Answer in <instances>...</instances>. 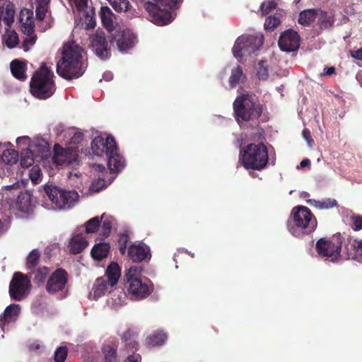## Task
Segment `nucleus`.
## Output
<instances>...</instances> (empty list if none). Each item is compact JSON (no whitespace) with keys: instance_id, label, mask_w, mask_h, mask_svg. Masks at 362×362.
<instances>
[{"instance_id":"1","label":"nucleus","mask_w":362,"mask_h":362,"mask_svg":"<svg viewBox=\"0 0 362 362\" xmlns=\"http://www.w3.org/2000/svg\"><path fill=\"white\" fill-rule=\"evenodd\" d=\"M83 53V49L75 42L64 44L62 57L57 63V73L69 81L81 77L86 69Z\"/></svg>"},{"instance_id":"2","label":"nucleus","mask_w":362,"mask_h":362,"mask_svg":"<svg viewBox=\"0 0 362 362\" xmlns=\"http://www.w3.org/2000/svg\"><path fill=\"white\" fill-rule=\"evenodd\" d=\"M315 216L306 206H298L292 209L287 227L289 232L296 238H303L310 235L317 228Z\"/></svg>"},{"instance_id":"3","label":"nucleus","mask_w":362,"mask_h":362,"mask_svg":"<svg viewBox=\"0 0 362 362\" xmlns=\"http://www.w3.org/2000/svg\"><path fill=\"white\" fill-rule=\"evenodd\" d=\"M53 77V71L47 67L45 62H42L31 78L30 93L40 100H45L51 97L56 89Z\"/></svg>"},{"instance_id":"4","label":"nucleus","mask_w":362,"mask_h":362,"mask_svg":"<svg viewBox=\"0 0 362 362\" xmlns=\"http://www.w3.org/2000/svg\"><path fill=\"white\" fill-rule=\"evenodd\" d=\"M233 106L234 116L238 124L259 119L264 110V106L259 100L250 94L238 96Z\"/></svg>"},{"instance_id":"5","label":"nucleus","mask_w":362,"mask_h":362,"mask_svg":"<svg viewBox=\"0 0 362 362\" xmlns=\"http://www.w3.org/2000/svg\"><path fill=\"white\" fill-rule=\"evenodd\" d=\"M268 161V150L262 142L249 144L240 152L239 162L246 170H262Z\"/></svg>"},{"instance_id":"6","label":"nucleus","mask_w":362,"mask_h":362,"mask_svg":"<svg viewBox=\"0 0 362 362\" xmlns=\"http://www.w3.org/2000/svg\"><path fill=\"white\" fill-rule=\"evenodd\" d=\"M143 3V7L148 13L151 21L156 25H164L172 21L171 9L178 0H153Z\"/></svg>"},{"instance_id":"7","label":"nucleus","mask_w":362,"mask_h":362,"mask_svg":"<svg viewBox=\"0 0 362 362\" xmlns=\"http://www.w3.org/2000/svg\"><path fill=\"white\" fill-rule=\"evenodd\" d=\"M344 239L339 233L333 235L329 239L322 238L317 241L315 250L320 257L329 259L332 262H337L341 257V245Z\"/></svg>"},{"instance_id":"8","label":"nucleus","mask_w":362,"mask_h":362,"mask_svg":"<svg viewBox=\"0 0 362 362\" xmlns=\"http://www.w3.org/2000/svg\"><path fill=\"white\" fill-rule=\"evenodd\" d=\"M263 43L264 36L260 33L239 36L233 47V55L237 59L241 60L244 56L255 53Z\"/></svg>"},{"instance_id":"9","label":"nucleus","mask_w":362,"mask_h":362,"mask_svg":"<svg viewBox=\"0 0 362 362\" xmlns=\"http://www.w3.org/2000/svg\"><path fill=\"white\" fill-rule=\"evenodd\" d=\"M44 190L49 200L59 209L71 208L78 199V194L75 190L66 191L53 185H45Z\"/></svg>"},{"instance_id":"10","label":"nucleus","mask_w":362,"mask_h":362,"mask_svg":"<svg viewBox=\"0 0 362 362\" xmlns=\"http://www.w3.org/2000/svg\"><path fill=\"white\" fill-rule=\"evenodd\" d=\"M32 284L30 278L20 272H16L9 284L8 293L11 300L21 301L30 293Z\"/></svg>"},{"instance_id":"11","label":"nucleus","mask_w":362,"mask_h":362,"mask_svg":"<svg viewBox=\"0 0 362 362\" xmlns=\"http://www.w3.org/2000/svg\"><path fill=\"white\" fill-rule=\"evenodd\" d=\"M68 281V272L63 268H57L49 276L45 284V290L49 295L63 292Z\"/></svg>"},{"instance_id":"12","label":"nucleus","mask_w":362,"mask_h":362,"mask_svg":"<svg viewBox=\"0 0 362 362\" xmlns=\"http://www.w3.org/2000/svg\"><path fill=\"white\" fill-rule=\"evenodd\" d=\"M108 36L106 37L103 31L98 30L90 37V47L95 54L105 60L110 57V46Z\"/></svg>"},{"instance_id":"13","label":"nucleus","mask_w":362,"mask_h":362,"mask_svg":"<svg viewBox=\"0 0 362 362\" xmlns=\"http://www.w3.org/2000/svg\"><path fill=\"white\" fill-rule=\"evenodd\" d=\"M108 39L110 44L116 42L117 48L121 52L132 49L136 42V35L129 29L117 30L108 35Z\"/></svg>"},{"instance_id":"14","label":"nucleus","mask_w":362,"mask_h":362,"mask_svg":"<svg viewBox=\"0 0 362 362\" xmlns=\"http://www.w3.org/2000/svg\"><path fill=\"white\" fill-rule=\"evenodd\" d=\"M278 45L281 50L284 52L296 51L300 46V36L291 29L286 30L281 34Z\"/></svg>"},{"instance_id":"15","label":"nucleus","mask_w":362,"mask_h":362,"mask_svg":"<svg viewBox=\"0 0 362 362\" xmlns=\"http://www.w3.org/2000/svg\"><path fill=\"white\" fill-rule=\"evenodd\" d=\"M117 145L112 136H107L105 139L100 136H95L91 142L93 153L98 156H106Z\"/></svg>"},{"instance_id":"16","label":"nucleus","mask_w":362,"mask_h":362,"mask_svg":"<svg viewBox=\"0 0 362 362\" xmlns=\"http://www.w3.org/2000/svg\"><path fill=\"white\" fill-rule=\"evenodd\" d=\"M344 254L347 259L362 262V240L349 235L344 242Z\"/></svg>"},{"instance_id":"17","label":"nucleus","mask_w":362,"mask_h":362,"mask_svg":"<svg viewBox=\"0 0 362 362\" xmlns=\"http://www.w3.org/2000/svg\"><path fill=\"white\" fill-rule=\"evenodd\" d=\"M128 292L136 299H143L148 296L151 288L146 282H143L139 278L128 279Z\"/></svg>"},{"instance_id":"18","label":"nucleus","mask_w":362,"mask_h":362,"mask_svg":"<svg viewBox=\"0 0 362 362\" xmlns=\"http://www.w3.org/2000/svg\"><path fill=\"white\" fill-rule=\"evenodd\" d=\"M18 21L21 23V31L25 35L33 34L35 30V23L33 20V11L24 8L21 10Z\"/></svg>"},{"instance_id":"19","label":"nucleus","mask_w":362,"mask_h":362,"mask_svg":"<svg viewBox=\"0 0 362 362\" xmlns=\"http://www.w3.org/2000/svg\"><path fill=\"white\" fill-rule=\"evenodd\" d=\"M127 253L134 262H141L151 256L149 247L143 243L131 245Z\"/></svg>"},{"instance_id":"20","label":"nucleus","mask_w":362,"mask_h":362,"mask_svg":"<svg viewBox=\"0 0 362 362\" xmlns=\"http://www.w3.org/2000/svg\"><path fill=\"white\" fill-rule=\"evenodd\" d=\"M106 156L108 158L107 166L111 173H119L124 168V158L118 153L117 145Z\"/></svg>"},{"instance_id":"21","label":"nucleus","mask_w":362,"mask_h":362,"mask_svg":"<svg viewBox=\"0 0 362 362\" xmlns=\"http://www.w3.org/2000/svg\"><path fill=\"white\" fill-rule=\"evenodd\" d=\"M21 305L13 303L6 308L3 314L0 316V326L4 327L10 322H16L21 313Z\"/></svg>"},{"instance_id":"22","label":"nucleus","mask_w":362,"mask_h":362,"mask_svg":"<svg viewBox=\"0 0 362 362\" xmlns=\"http://www.w3.org/2000/svg\"><path fill=\"white\" fill-rule=\"evenodd\" d=\"M100 17L103 27L109 33V35L113 33L115 31V15L112 10L107 6H101Z\"/></svg>"},{"instance_id":"23","label":"nucleus","mask_w":362,"mask_h":362,"mask_svg":"<svg viewBox=\"0 0 362 362\" xmlns=\"http://www.w3.org/2000/svg\"><path fill=\"white\" fill-rule=\"evenodd\" d=\"M50 274L49 268L43 266L30 270L29 272L30 276L29 277L30 279L32 278L34 284H35L37 286L40 287L44 285L45 286V282Z\"/></svg>"},{"instance_id":"24","label":"nucleus","mask_w":362,"mask_h":362,"mask_svg":"<svg viewBox=\"0 0 362 362\" xmlns=\"http://www.w3.org/2000/svg\"><path fill=\"white\" fill-rule=\"evenodd\" d=\"M28 146L32 149L33 153L36 155V158L40 160L47 158L49 155V144L45 140H37Z\"/></svg>"},{"instance_id":"25","label":"nucleus","mask_w":362,"mask_h":362,"mask_svg":"<svg viewBox=\"0 0 362 362\" xmlns=\"http://www.w3.org/2000/svg\"><path fill=\"white\" fill-rule=\"evenodd\" d=\"M138 334L132 329L126 330L121 337L122 342L127 349L132 352H135L139 349V343L137 341Z\"/></svg>"},{"instance_id":"26","label":"nucleus","mask_w":362,"mask_h":362,"mask_svg":"<svg viewBox=\"0 0 362 362\" xmlns=\"http://www.w3.org/2000/svg\"><path fill=\"white\" fill-rule=\"evenodd\" d=\"M70 156L71 151L69 149L64 148L59 144L54 145L53 159L57 165H62L64 163H70Z\"/></svg>"},{"instance_id":"27","label":"nucleus","mask_w":362,"mask_h":362,"mask_svg":"<svg viewBox=\"0 0 362 362\" xmlns=\"http://www.w3.org/2000/svg\"><path fill=\"white\" fill-rule=\"evenodd\" d=\"M105 275L110 287L117 285L121 275V269L117 263L111 262L106 269Z\"/></svg>"},{"instance_id":"28","label":"nucleus","mask_w":362,"mask_h":362,"mask_svg":"<svg viewBox=\"0 0 362 362\" xmlns=\"http://www.w3.org/2000/svg\"><path fill=\"white\" fill-rule=\"evenodd\" d=\"M26 63L25 62L14 59L11 62V73L16 78L20 81H23L26 79Z\"/></svg>"},{"instance_id":"29","label":"nucleus","mask_w":362,"mask_h":362,"mask_svg":"<svg viewBox=\"0 0 362 362\" xmlns=\"http://www.w3.org/2000/svg\"><path fill=\"white\" fill-rule=\"evenodd\" d=\"M111 288L109 282L103 277L98 278L93 285L90 296H93L94 299L104 296L108 288Z\"/></svg>"},{"instance_id":"30","label":"nucleus","mask_w":362,"mask_h":362,"mask_svg":"<svg viewBox=\"0 0 362 362\" xmlns=\"http://www.w3.org/2000/svg\"><path fill=\"white\" fill-rule=\"evenodd\" d=\"M88 246V241L81 234L74 235L70 240V252L76 255L81 253Z\"/></svg>"},{"instance_id":"31","label":"nucleus","mask_w":362,"mask_h":362,"mask_svg":"<svg viewBox=\"0 0 362 362\" xmlns=\"http://www.w3.org/2000/svg\"><path fill=\"white\" fill-rule=\"evenodd\" d=\"M17 205L18 209L24 213H28L32 209V196L28 192H21L18 195Z\"/></svg>"},{"instance_id":"32","label":"nucleus","mask_w":362,"mask_h":362,"mask_svg":"<svg viewBox=\"0 0 362 362\" xmlns=\"http://www.w3.org/2000/svg\"><path fill=\"white\" fill-rule=\"evenodd\" d=\"M110 246L108 243H98L92 248L91 255L94 259L102 260L106 257L110 252Z\"/></svg>"},{"instance_id":"33","label":"nucleus","mask_w":362,"mask_h":362,"mask_svg":"<svg viewBox=\"0 0 362 362\" xmlns=\"http://www.w3.org/2000/svg\"><path fill=\"white\" fill-rule=\"evenodd\" d=\"M51 0H35V16L36 19L42 21L48 12H49V5Z\"/></svg>"},{"instance_id":"34","label":"nucleus","mask_w":362,"mask_h":362,"mask_svg":"<svg viewBox=\"0 0 362 362\" xmlns=\"http://www.w3.org/2000/svg\"><path fill=\"white\" fill-rule=\"evenodd\" d=\"M318 14V9H307L301 11L299 14L298 23L300 25H310L316 18Z\"/></svg>"},{"instance_id":"35","label":"nucleus","mask_w":362,"mask_h":362,"mask_svg":"<svg viewBox=\"0 0 362 362\" xmlns=\"http://www.w3.org/2000/svg\"><path fill=\"white\" fill-rule=\"evenodd\" d=\"M317 25L321 29H327L333 26L334 18L333 15H329L327 11L318 10Z\"/></svg>"},{"instance_id":"36","label":"nucleus","mask_w":362,"mask_h":362,"mask_svg":"<svg viewBox=\"0 0 362 362\" xmlns=\"http://www.w3.org/2000/svg\"><path fill=\"white\" fill-rule=\"evenodd\" d=\"M38 158H36V155H35L32 151V149L29 147L25 149H22L21 153V160L20 163L22 168H28L34 163L35 160H36Z\"/></svg>"},{"instance_id":"37","label":"nucleus","mask_w":362,"mask_h":362,"mask_svg":"<svg viewBox=\"0 0 362 362\" xmlns=\"http://www.w3.org/2000/svg\"><path fill=\"white\" fill-rule=\"evenodd\" d=\"M104 362H117V348L112 344H105L103 347Z\"/></svg>"},{"instance_id":"38","label":"nucleus","mask_w":362,"mask_h":362,"mask_svg":"<svg viewBox=\"0 0 362 362\" xmlns=\"http://www.w3.org/2000/svg\"><path fill=\"white\" fill-rule=\"evenodd\" d=\"M41 254L39 250H33L27 257L26 259V267L30 271L36 268L39 264Z\"/></svg>"},{"instance_id":"39","label":"nucleus","mask_w":362,"mask_h":362,"mask_svg":"<svg viewBox=\"0 0 362 362\" xmlns=\"http://www.w3.org/2000/svg\"><path fill=\"white\" fill-rule=\"evenodd\" d=\"M85 13L84 28L86 30L93 29L96 25L95 12L93 7H90Z\"/></svg>"},{"instance_id":"40","label":"nucleus","mask_w":362,"mask_h":362,"mask_svg":"<svg viewBox=\"0 0 362 362\" xmlns=\"http://www.w3.org/2000/svg\"><path fill=\"white\" fill-rule=\"evenodd\" d=\"M166 339V335L163 332H157L151 334L147 339V344L152 346L162 345Z\"/></svg>"},{"instance_id":"41","label":"nucleus","mask_w":362,"mask_h":362,"mask_svg":"<svg viewBox=\"0 0 362 362\" xmlns=\"http://www.w3.org/2000/svg\"><path fill=\"white\" fill-rule=\"evenodd\" d=\"M1 158L4 163L12 165L18 161V152L13 149H6L3 151Z\"/></svg>"},{"instance_id":"42","label":"nucleus","mask_w":362,"mask_h":362,"mask_svg":"<svg viewBox=\"0 0 362 362\" xmlns=\"http://www.w3.org/2000/svg\"><path fill=\"white\" fill-rule=\"evenodd\" d=\"M102 223L100 234L105 237H107L112 230V221L111 217L105 216L103 214L100 218V223Z\"/></svg>"},{"instance_id":"43","label":"nucleus","mask_w":362,"mask_h":362,"mask_svg":"<svg viewBox=\"0 0 362 362\" xmlns=\"http://www.w3.org/2000/svg\"><path fill=\"white\" fill-rule=\"evenodd\" d=\"M243 74V72L240 66H238L232 69L231 74L229 78V84L230 88H235L238 85Z\"/></svg>"},{"instance_id":"44","label":"nucleus","mask_w":362,"mask_h":362,"mask_svg":"<svg viewBox=\"0 0 362 362\" xmlns=\"http://www.w3.org/2000/svg\"><path fill=\"white\" fill-rule=\"evenodd\" d=\"M109 2L117 12L127 11L130 6L128 0H110Z\"/></svg>"},{"instance_id":"45","label":"nucleus","mask_w":362,"mask_h":362,"mask_svg":"<svg viewBox=\"0 0 362 362\" xmlns=\"http://www.w3.org/2000/svg\"><path fill=\"white\" fill-rule=\"evenodd\" d=\"M280 19L276 15L269 16L266 18L264 26L267 30L272 31L280 24Z\"/></svg>"},{"instance_id":"46","label":"nucleus","mask_w":362,"mask_h":362,"mask_svg":"<svg viewBox=\"0 0 362 362\" xmlns=\"http://www.w3.org/2000/svg\"><path fill=\"white\" fill-rule=\"evenodd\" d=\"M100 226V218L93 217L86 223V233H93L97 231Z\"/></svg>"},{"instance_id":"47","label":"nucleus","mask_w":362,"mask_h":362,"mask_svg":"<svg viewBox=\"0 0 362 362\" xmlns=\"http://www.w3.org/2000/svg\"><path fill=\"white\" fill-rule=\"evenodd\" d=\"M19 42V38L18 34L15 31H11L6 36L5 43L6 45L12 49L15 47Z\"/></svg>"},{"instance_id":"48","label":"nucleus","mask_w":362,"mask_h":362,"mask_svg":"<svg viewBox=\"0 0 362 362\" xmlns=\"http://www.w3.org/2000/svg\"><path fill=\"white\" fill-rule=\"evenodd\" d=\"M68 350L66 346H59L54 351V362H64L67 357Z\"/></svg>"},{"instance_id":"49","label":"nucleus","mask_w":362,"mask_h":362,"mask_svg":"<svg viewBox=\"0 0 362 362\" xmlns=\"http://www.w3.org/2000/svg\"><path fill=\"white\" fill-rule=\"evenodd\" d=\"M315 206L320 209H328L337 206V202L334 199H327L323 201H315Z\"/></svg>"},{"instance_id":"50","label":"nucleus","mask_w":362,"mask_h":362,"mask_svg":"<svg viewBox=\"0 0 362 362\" xmlns=\"http://www.w3.org/2000/svg\"><path fill=\"white\" fill-rule=\"evenodd\" d=\"M129 240V236L127 233H122L119 235V250L122 255H124L126 253L127 244Z\"/></svg>"},{"instance_id":"51","label":"nucleus","mask_w":362,"mask_h":362,"mask_svg":"<svg viewBox=\"0 0 362 362\" xmlns=\"http://www.w3.org/2000/svg\"><path fill=\"white\" fill-rule=\"evenodd\" d=\"M26 35L22 43V47L25 52L28 51L37 40V36L34 33Z\"/></svg>"},{"instance_id":"52","label":"nucleus","mask_w":362,"mask_h":362,"mask_svg":"<svg viewBox=\"0 0 362 362\" xmlns=\"http://www.w3.org/2000/svg\"><path fill=\"white\" fill-rule=\"evenodd\" d=\"M264 64L265 62L262 61L259 62L257 70V76L261 80H267L269 76L268 69Z\"/></svg>"},{"instance_id":"53","label":"nucleus","mask_w":362,"mask_h":362,"mask_svg":"<svg viewBox=\"0 0 362 362\" xmlns=\"http://www.w3.org/2000/svg\"><path fill=\"white\" fill-rule=\"evenodd\" d=\"M277 4L274 1H264L261 5V11L263 16H266L276 8Z\"/></svg>"},{"instance_id":"54","label":"nucleus","mask_w":362,"mask_h":362,"mask_svg":"<svg viewBox=\"0 0 362 362\" xmlns=\"http://www.w3.org/2000/svg\"><path fill=\"white\" fill-rule=\"evenodd\" d=\"M70 2H73L75 5V7L78 12H83L90 6L88 5V0H69Z\"/></svg>"},{"instance_id":"55","label":"nucleus","mask_w":362,"mask_h":362,"mask_svg":"<svg viewBox=\"0 0 362 362\" xmlns=\"http://www.w3.org/2000/svg\"><path fill=\"white\" fill-rule=\"evenodd\" d=\"M351 221V228L356 230L362 229V216L358 215H353L350 218Z\"/></svg>"},{"instance_id":"56","label":"nucleus","mask_w":362,"mask_h":362,"mask_svg":"<svg viewBox=\"0 0 362 362\" xmlns=\"http://www.w3.org/2000/svg\"><path fill=\"white\" fill-rule=\"evenodd\" d=\"M41 175V171L39 167L33 166L30 173V178L34 183H37Z\"/></svg>"},{"instance_id":"57","label":"nucleus","mask_w":362,"mask_h":362,"mask_svg":"<svg viewBox=\"0 0 362 362\" xmlns=\"http://www.w3.org/2000/svg\"><path fill=\"white\" fill-rule=\"evenodd\" d=\"M141 271V268L140 267L137 266H132L128 269L127 272L126 273V278L127 280L128 279H133V278H138L136 275L139 274Z\"/></svg>"},{"instance_id":"58","label":"nucleus","mask_w":362,"mask_h":362,"mask_svg":"<svg viewBox=\"0 0 362 362\" xmlns=\"http://www.w3.org/2000/svg\"><path fill=\"white\" fill-rule=\"evenodd\" d=\"M105 186V180L104 179H98L92 182L90 189L95 192H98L100 189H102Z\"/></svg>"},{"instance_id":"59","label":"nucleus","mask_w":362,"mask_h":362,"mask_svg":"<svg viewBox=\"0 0 362 362\" xmlns=\"http://www.w3.org/2000/svg\"><path fill=\"white\" fill-rule=\"evenodd\" d=\"M83 139V134L81 132H76L71 138V142L74 144H80Z\"/></svg>"},{"instance_id":"60","label":"nucleus","mask_w":362,"mask_h":362,"mask_svg":"<svg viewBox=\"0 0 362 362\" xmlns=\"http://www.w3.org/2000/svg\"><path fill=\"white\" fill-rule=\"evenodd\" d=\"M54 25V19L52 18H50L49 20L46 21L45 23H42L40 26V31L45 32L47 30L53 27Z\"/></svg>"},{"instance_id":"61","label":"nucleus","mask_w":362,"mask_h":362,"mask_svg":"<svg viewBox=\"0 0 362 362\" xmlns=\"http://www.w3.org/2000/svg\"><path fill=\"white\" fill-rule=\"evenodd\" d=\"M141 356L138 354L133 352L132 354H129L123 362H141Z\"/></svg>"},{"instance_id":"62","label":"nucleus","mask_w":362,"mask_h":362,"mask_svg":"<svg viewBox=\"0 0 362 362\" xmlns=\"http://www.w3.org/2000/svg\"><path fill=\"white\" fill-rule=\"evenodd\" d=\"M351 54L352 57L358 60H362V47L357 50L352 51Z\"/></svg>"},{"instance_id":"63","label":"nucleus","mask_w":362,"mask_h":362,"mask_svg":"<svg viewBox=\"0 0 362 362\" xmlns=\"http://www.w3.org/2000/svg\"><path fill=\"white\" fill-rule=\"evenodd\" d=\"M302 134H303V138L308 142H311V141H313V139H312V136H311V134H310V132L309 129H303V132H302Z\"/></svg>"},{"instance_id":"64","label":"nucleus","mask_w":362,"mask_h":362,"mask_svg":"<svg viewBox=\"0 0 362 362\" xmlns=\"http://www.w3.org/2000/svg\"><path fill=\"white\" fill-rule=\"evenodd\" d=\"M40 349V344L38 341H33L28 344V349L30 351H37Z\"/></svg>"}]
</instances>
